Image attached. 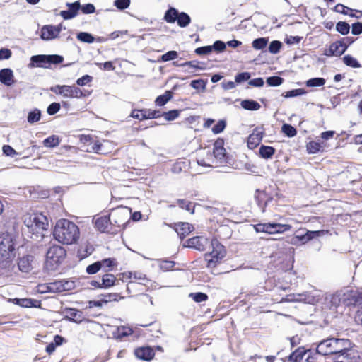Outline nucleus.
Wrapping results in <instances>:
<instances>
[{"label": "nucleus", "instance_id": "obj_64", "mask_svg": "<svg viewBox=\"0 0 362 362\" xmlns=\"http://www.w3.org/2000/svg\"><path fill=\"white\" fill-rule=\"evenodd\" d=\"M351 33L353 35H360L362 33V23L357 22L352 25Z\"/></svg>", "mask_w": 362, "mask_h": 362}, {"label": "nucleus", "instance_id": "obj_47", "mask_svg": "<svg viewBox=\"0 0 362 362\" xmlns=\"http://www.w3.org/2000/svg\"><path fill=\"white\" fill-rule=\"evenodd\" d=\"M322 148L320 144L315 141H310L307 145V150L310 153H316Z\"/></svg>", "mask_w": 362, "mask_h": 362}, {"label": "nucleus", "instance_id": "obj_7", "mask_svg": "<svg viewBox=\"0 0 362 362\" xmlns=\"http://www.w3.org/2000/svg\"><path fill=\"white\" fill-rule=\"evenodd\" d=\"M30 60V66L47 67L46 64H57L62 62L63 57L59 55H35Z\"/></svg>", "mask_w": 362, "mask_h": 362}, {"label": "nucleus", "instance_id": "obj_13", "mask_svg": "<svg viewBox=\"0 0 362 362\" xmlns=\"http://www.w3.org/2000/svg\"><path fill=\"white\" fill-rule=\"evenodd\" d=\"M186 247L196 249L199 251H204L206 248L209 240L204 236H196L187 240Z\"/></svg>", "mask_w": 362, "mask_h": 362}, {"label": "nucleus", "instance_id": "obj_4", "mask_svg": "<svg viewBox=\"0 0 362 362\" xmlns=\"http://www.w3.org/2000/svg\"><path fill=\"white\" fill-rule=\"evenodd\" d=\"M212 251L205 255L208 267H214L226 255L224 247L216 239L211 240Z\"/></svg>", "mask_w": 362, "mask_h": 362}, {"label": "nucleus", "instance_id": "obj_54", "mask_svg": "<svg viewBox=\"0 0 362 362\" xmlns=\"http://www.w3.org/2000/svg\"><path fill=\"white\" fill-rule=\"evenodd\" d=\"M189 296L197 303L205 301L208 298L207 295L204 293H192Z\"/></svg>", "mask_w": 362, "mask_h": 362}, {"label": "nucleus", "instance_id": "obj_15", "mask_svg": "<svg viewBox=\"0 0 362 362\" xmlns=\"http://www.w3.org/2000/svg\"><path fill=\"white\" fill-rule=\"evenodd\" d=\"M66 5L68 7V10L60 11L59 15L64 20H69L75 18L81 8L80 2L78 1H76L74 3H66Z\"/></svg>", "mask_w": 362, "mask_h": 362}, {"label": "nucleus", "instance_id": "obj_28", "mask_svg": "<svg viewBox=\"0 0 362 362\" xmlns=\"http://www.w3.org/2000/svg\"><path fill=\"white\" fill-rule=\"evenodd\" d=\"M241 107L247 110H258L260 109L261 105L253 100H243L240 103Z\"/></svg>", "mask_w": 362, "mask_h": 362}, {"label": "nucleus", "instance_id": "obj_60", "mask_svg": "<svg viewBox=\"0 0 362 362\" xmlns=\"http://www.w3.org/2000/svg\"><path fill=\"white\" fill-rule=\"evenodd\" d=\"M250 74L248 72H243L235 76V81L236 83H240L249 80Z\"/></svg>", "mask_w": 362, "mask_h": 362}, {"label": "nucleus", "instance_id": "obj_52", "mask_svg": "<svg viewBox=\"0 0 362 362\" xmlns=\"http://www.w3.org/2000/svg\"><path fill=\"white\" fill-rule=\"evenodd\" d=\"M181 65H185V66H188L189 68H193L199 70L204 69V64H201L197 61L185 62V63H182Z\"/></svg>", "mask_w": 362, "mask_h": 362}, {"label": "nucleus", "instance_id": "obj_23", "mask_svg": "<svg viewBox=\"0 0 362 362\" xmlns=\"http://www.w3.org/2000/svg\"><path fill=\"white\" fill-rule=\"evenodd\" d=\"M0 249H15L14 241L11 235L3 233L0 235Z\"/></svg>", "mask_w": 362, "mask_h": 362}, {"label": "nucleus", "instance_id": "obj_10", "mask_svg": "<svg viewBox=\"0 0 362 362\" xmlns=\"http://www.w3.org/2000/svg\"><path fill=\"white\" fill-rule=\"evenodd\" d=\"M35 257L30 254L23 255L18 259V267L21 272H30L35 265Z\"/></svg>", "mask_w": 362, "mask_h": 362}, {"label": "nucleus", "instance_id": "obj_29", "mask_svg": "<svg viewBox=\"0 0 362 362\" xmlns=\"http://www.w3.org/2000/svg\"><path fill=\"white\" fill-rule=\"evenodd\" d=\"M178 11L175 8L170 7L166 11L164 15V20L169 23H173L177 21Z\"/></svg>", "mask_w": 362, "mask_h": 362}, {"label": "nucleus", "instance_id": "obj_19", "mask_svg": "<svg viewBox=\"0 0 362 362\" xmlns=\"http://www.w3.org/2000/svg\"><path fill=\"white\" fill-rule=\"evenodd\" d=\"M291 228V226L288 224L267 223V233L269 234L283 233Z\"/></svg>", "mask_w": 362, "mask_h": 362}, {"label": "nucleus", "instance_id": "obj_36", "mask_svg": "<svg viewBox=\"0 0 362 362\" xmlns=\"http://www.w3.org/2000/svg\"><path fill=\"white\" fill-rule=\"evenodd\" d=\"M41 118V112L38 109H35L28 113V122L30 124L38 122Z\"/></svg>", "mask_w": 362, "mask_h": 362}, {"label": "nucleus", "instance_id": "obj_30", "mask_svg": "<svg viewBox=\"0 0 362 362\" xmlns=\"http://www.w3.org/2000/svg\"><path fill=\"white\" fill-rule=\"evenodd\" d=\"M172 92L170 90H166L164 94L156 98L155 104L157 106H163L172 98Z\"/></svg>", "mask_w": 362, "mask_h": 362}, {"label": "nucleus", "instance_id": "obj_31", "mask_svg": "<svg viewBox=\"0 0 362 362\" xmlns=\"http://www.w3.org/2000/svg\"><path fill=\"white\" fill-rule=\"evenodd\" d=\"M190 22L191 18L187 13L185 12L178 13L177 23L180 27L185 28L190 23Z\"/></svg>", "mask_w": 362, "mask_h": 362}, {"label": "nucleus", "instance_id": "obj_20", "mask_svg": "<svg viewBox=\"0 0 362 362\" xmlns=\"http://www.w3.org/2000/svg\"><path fill=\"white\" fill-rule=\"evenodd\" d=\"M310 358V353L299 349L294 351L286 362H306Z\"/></svg>", "mask_w": 362, "mask_h": 362}, {"label": "nucleus", "instance_id": "obj_2", "mask_svg": "<svg viewBox=\"0 0 362 362\" xmlns=\"http://www.w3.org/2000/svg\"><path fill=\"white\" fill-rule=\"evenodd\" d=\"M23 223L32 235L37 238L44 236L43 232L47 230L48 220L45 216L40 213L27 214L23 216Z\"/></svg>", "mask_w": 362, "mask_h": 362}, {"label": "nucleus", "instance_id": "obj_5", "mask_svg": "<svg viewBox=\"0 0 362 362\" xmlns=\"http://www.w3.org/2000/svg\"><path fill=\"white\" fill-rule=\"evenodd\" d=\"M344 348L338 355L333 358L335 362H359V352L352 346L349 340L346 345L344 346Z\"/></svg>", "mask_w": 362, "mask_h": 362}, {"label": "nucleus", "instance_id": "obj_14", "mask_svg": "<svg viewBox=\"0 0 362 362\" xmlns=\"http://www.w3.org/2000/svg\"><path fill=\"white\" fill-rule=\"evenodd\" d=\"M61 32V25H45L41 29V38L45 40H50L56 38Z\"/></svg>", "mask_w": 362, "mask_h": 362}, {"label": "nucleus", "instance_id": "obj_43", "mask_svg": "<svg viewBox=\"0 0 362 362\" xmlns=\"http://www.w3.org/2000/svg\"><path fill=\"white\" fill-rule=\"evenodd\" d=\"M305 93H306L305 90L302 88L293 89V90L283 93L282 96H284L286 98H293V97L302 95L305 94Z\"/></svg>", "mask_w": 362, "mask_h": 362}, {"label": "nucleus", "instance_id": "obj_46", "mask_svg": "<svg viewBox=\"0 0 362 362\" xmlns=\"http://www.w3.org/2000/svg\"><path fill=\"white\" fill-rule=\"evenodd\" d=\"M267 42L268 41L266 38H264V37L257 38V39H255L252 42V47L255 49H262L263 48H264L266 47Z\"/></svg>", "mask_w": 362, "mask_h": 362}, {"label": "nucleus", "instance_id": "obj_9", "mask_svg": "<svg viewBox=\"0 0 362 362\" xmlns=\"http://www.w3.org/2000/svg\"><path fill=\"white\" fill-rule=\"evenodd\" d=\"M130 212L127 208L118 209L110 214L112 224L116 225L119 228H124L126 223L129 221Z\"/></svg>", "mask_w": 362, "mask_h": 362}, {"label": "nucleus", "instance_id": "obj_27", "mask_svg": "<svg viewBox=\"0 0 362 362\" xmlns=\"http://www.w3.org/2000/svg\"><path fill=\"white\" fill-rule=\"evenodd\" d=\"M15 257V249H0V262L6 264L10 262Z\"/></svg>", "mask_w": 362, "mask_h": 362}, {"label": "nucleus", "instance_id": "obj_12", "mask_svg": "<svg viewBox=\"0 0 362 362\" xmlns=\"http://www.w3.org/2000/svg\"><path fill=\"white\" fill-rule=\"evenodd\" d=\"M348 45L344 41H337L330 45L329 48L325 52V54L330 56H341L347 49Z\"/></svg>", "mask_w": 362, "mask_h": 362}, {"label": "nucleus", "instance_id": "obj_35", "mask_svg": "<svg viewBox=\"0 0 362 362\" xmlns=\"http://www.w3.org/2000/svg\"><path fill=\"white\" fill-rule=\"evenodd\" d=\"M50 293H61L64 291L63 281H57L49 283Z\"/></svg>", "mask_w": 362, "mask_h": 362}, {"label": "nucleus", "instance_id": "obj_48", "mask_svg": "<svg viewBox=\"0 0 362 362\" xmlns=\"http://www.w3.org/2000/svg\"><path fill=\"white\" fill-rule=\"evenodd\" d=\"M284 79L279 76H271L267 78V83L269 86H279L282 84Z\"/></svg>", "mask_w": 362, "mask_h": 362}, {"label": "nucleus", "instance_id": "obj_26", "mask_svg": "<svg viewBox=\"0 0 362 362\" xmlns=\"http://www.w3.org/2000/svg\"><path fill=\"white\" fill-rule=\"evenodd\" d=\"M109 223L112 224V219L110 216L109 217H100L95 221V227L101 232H105L107 230Z\"/></svg>", "mask_w": 362, "mask_h": 362}, {"label": "nucleus", "instance_id": "obj_59", "mask_svg": "<svg viewBox=\"0 0 362 362\" xmlns=\"http://www.w3.org/2000/svg\"><path fill=\"white\" fill-rule=\"evenodd\" d=\"M191 86L196 89H205L206 88V83L204 80L202 79H197V80H193L191 81Z\"/></svg>", "mask_w": 362, "mask_h": 362}, {"label": "nucleus", "instance_id": "obj_3", "mask_svg": "<svg viewBox=\"0 0 362 362\" xmlns=\"http://www.w3.org/2000/svg\"><path fill=\"white\" fill-rule=\"evenodd\" d=\"M349 339L329 338L320 341L317 346V351L322 355H333L335 357L343 350Z\"/></svg>", "mask_w": 362, "mask_h": 362}, {"label": "nucleus", "instance_id": "obj_22", "mask_svg": "<svg viewBox=\"0 0 362 362\" xmlns=\"http://www.w3.org/2000/svg\"><path fill=\"white\" fill-rule=\"evenodd\" d=\"M352 297L354 298V303L359 306L355 315V321L362 325V291L354 293Z\"/></svg>", "mask_w": 362, "mask_h": 362}, {"label": "nucleus", "instance_id": "obj_18", "mask_svg": "<svg viewBox=\"0 0 362 362\" xmlns=\"http://www.w3.org/2000/svg\"><path fill=\"white\" fill-rule=\"evenodd\" d=\"M65 318L76 323H81L85 319L82 311L75 308H67L65 310Z\"/></svg>", "mask_w": 362, "mask_h": 362}, {"label": "nucleus", "instance_id": "obj_37", "mask_svg": "<svg viewBox=\"0 0 362 362\" xmlns=\"http://www.w3.org/2000/svg\"><path fill=\"white\" fill-rule=\"evenodd\" d=\"M177 204L182 209H185L186 211L190 212L191 214L194 213V206L191 202L185 200V199H178L177 202Z\"/></svg>", "mask_w": 362, "mask_h": 362}, {"label": "nucleus", "instance_id": "obj_62", "mask_svg": "<svg viewBox=\"0 0 362 362\" xmlns=\"http://www.w3.org/2000/svg\"><path fill=\"white\" fill-rule=\"evenodd\" d=\"M80 9L84 14L93 13L95 11V8L94 5L92 4H87L83 6H81Z\"/></svg>", "mask_w": 362, "mask_h": 362}, {"label": "nucleus", "instance_id": "obj_8", "mask_svg": "<svg viewBox=\"0 0 362 362\" xmlns=\"http://www.w3.org/2000/svg\"><path fill=\"white\" fill-rule=\"evenodd\" d=\"M65 256L66 250L62 246L54 245L49 248L46 254V261L47 263H49L51 265L54 266L60 263Z\"/></svg>", "mask_w": 362, "mask_h": 362}, {"label": "nucleus", "instance_id": "obj_1", "mask_svg": "<svg viewBox=\"0 0 362 362\" xmlns=\"http://www.w3.org/2000/svg\"><path fill=\"white\" fill-rule=\"evenodd\" d=\"M53 235L54 239L63 245L75 244L80 238V230L74 222L62 218L56 222Z\"/></svg>", "mask_w": 362, "mask_h": 362}, {"label": "nucleus", "instance_id": "obj_51", "mask_svg": "<svg viewBox=\"0 0 362 362\" xmlns=\"http://www.w3.org/2000/svg\"><path fill=\"white\" fill-rule=\"evenodd\" d=\"M178 54L176 51H169L165 54H163L160 57V60L162 62H168L170 60H174L177 58Z\"/></svg>", "mask_w": 362, "mask_h": 362}, {"label": "nucleus", "instance_id": "obj_44", "mask_svg": "<svg viewBox=\"0 0 362 362\" xmlns=\"http://www.w3.org/2000/svg\"><path fill=\"white\" fill-rule=\"evenodd\" d=\"M180 110H173L163 113V117L166 121H173L180 115Z\"/></svg>", "mask_w": 362, "mask_h": 362}, {"label": "nucleus", "instance_id": "obj_61", "mask_svg": "<svg viewBox=\"0 0 362 362\" xmlns=\"http://www.w3.org/2000/svg\"><path fill=\"white\" fill-rule=\"evenodd\" d=\"M16 304L24 308H30L33 305V300L31 299L23 298V299H15Z\"/></svg>", "mask_w": 362, "mask_h": 362}, {"label": "nucleus", "instance_id": "obj_55", "mask_svg": "<svg viewBox=\"0 0 362 362\" xmlns=\"http://www.w3.org/2000/svg\"><path fill=\"white\" fill-rule=\"evenodd\" d=\"M130 2V0H115L114 6L119 10H124L129 6Z\"/></svg>", "mask_w": 362, "mask_h": 362}, {"label": "nucleus", "instance_id": "obj_16", "mask_svg": "<svg viewBox=\"0 0 362 362\" xmlns=\"http://www.w3.org/2000/svg\"><path fill=\"white\" fill-rule=\"evenodd\" d=\"M319 233V231H309L307 230L305 233H301L300 230L297 232V234L291 240L292 244H297L301 243L303 244L312 240Z\"/></svg>", "mask_w": 362, "mask_h": 362}, {"label": "nucleus", "instance_id": "obj_21", "mask_svg": "<svg viewBox=\"0 0 362 362\" xmlns=\"http://www.w3.org/2000/svg\"><path fill=\"white\" fill-rule=\"evenodd\" d=\"M154 354L153 350L150 347H141L135 350L136 356L144 361H150Z\"/></svg>", "mask_w": 362, "mask_h": 362}, {"label": "nucleus", "instance_id": "obj_6", "mask_svg": "<svg viewBox=\"0 0 362 362\" xmlns=\"http://www.w3.org/2000/svg\"><path fill=\"white\" fill-rule=\"evenodd\" d=\"M50 90L66 98H80L86 96L82 90L75 86L57 85L52 86Z\"/></svg>", "mask_w": 362, "mask_h": 362}, {"label": "nucleus", "instance_id": "obj_42", "mask_svg": "<svg viewBox=\"0 0 362 362\" xmlns=\"http://www.w3.org/2000/svg\"><path fill=\"white\" fill-rule=\"evenodd\" d=\"M133 279L139 281V284H143L144 286H147V283L149 282V280L146 278V276L139 272H132Z\"/></svg>", "mask_w": 362, "mask_h": 362}, {"label": "nucleus", "instance_id": "obj_63", "mask_svg": "<svg viewBox=\"0 0 362 362\" xmlns=\"http://www.w3.org/2000/svg\"><path fill=\"white\" fill-rule=\"evenodd\" d=\"M60 109V104L58 103H52L47 107V113L50 115L56 114Z\"/></svg>", "mask_w": 362, "mask_h": 362}, {"label": "nucleus", "instance_id": "obj_32", "mask_svg": "<svg viewBox=\"0 0 362 362\" xmlns=\"http://www.w3.org/2000/svg\"><path fill=\"white\" fill-rule=\"evenodd\" d=\"M275 153V149L272 146H262L259 148V154L263 158H270Z\"/></svg>", "mask_w": 362, "mask_h": 362}, {"label": "nucleus", "instance_id": "obj_41", "mask_svg": "<svg viewBox=\"0 0 362 362\" xmlns=\"http://www.w3.org/2000/svg\"><path fill=\"white\" fill-rule=\"evenodd\" d=\"M325 80L322 78H313L306 81L308 87H320L324 86Z\"/></svg>", "mask_w": 362, "mask_h": 362}, {"label": "nucleus", "instance_id": "obj_11", "mask_svg": "<svg viewBox=\"0 0 362 362\" xmlns=\"http://www.w3.org/2000/svg\"><path fill=\"white\" fill-rule=\"evenodd\" d=\"M223 140L218 139L214 144L213 156L216 163L222 164L226 161V149Z\"/></svg>", "mask_w": 362, "mask_h": 362}, {"label": "nucleus", "instance_id": "obj_39", "mask_svg": "<svg viewBox=\"0 0 362 362\" xmlns=\"http://www.w3.org/2000/svg\"><path fill=\"white\" fill-rule=\"evenodd\" d=\"M336 30L341 35H347L350 30V25L346 22L339 21L336 25Z\"/></svg>", "mask_w": 362, "mask_h": 362}, {"label": "nucleus", "instance_id": "obj_24", "mask_svg": "<svg viewBox=\"0 0 362 362\" xmlns=\"http://www.w3.org/2000/svg\"><path fill=\"white\" fill-rule=\"evenodd\" d=\"M193 229V226L189 223H180L175 226V231L181 238L189 235Z\"/></svg>", "mask_w": 362, "mask_h": 362}, {"label": "nucleus", "instance_id": "obj_58", "mask_svg": "<svg viewBox=\"0 0 362 362\" xmlns=\"http://www.w3.org/2000/svg\"><path fill=\"white\" fill-rule=\"evenodd\" d=\"M100 264L96 262L86 267V272L89 274H96L100 269Z\"/></svg>", "mask_w": 362, "mask_h": 362}, {"label": "nucleus", "instance_id": "obj_49", "mask_svg": "<svg viewBox=\"0 0 362 362\" xmlns=\"http://www.w3.org/2000/svg\"><path fill=\"white\" fill-rule=\"evenodd\" d=\"M281 129L282 132L289 137L294 136L297 133L296 129L293 127L288 124H284L282 126Z\"/></svg>", "mask_w": 362, "mask_h": 362}, {"label": "nucleus", "instance_id": "obj_40", "mask_svg": "<svg viewBox=\"0 0 362 362\" xmlns=\"http://www.w3.org/2000/svg\"><path fill=\"white\" fill-rule=\"evenodd\" d=\"M43 144L46 147H55L59 145V139L57 136L53 135L45 139Z\"/></svg>", "mask_w": 362, "mask_h": 362}, {"label": "nucleus", "instance_id": "obj_56", "mask_svg": "<svg viewBox=\"0 0 362 362\" xmlns=\"http://www.w3.org/2000/svg\"><path fill=\"white\" fill-rule=\"evenodd\" d=\"M146 112V119H156L159 118L163 115L159 110H152L150 109H145V112Z\"/></svg>", "mask_w": 362, "mask_h": 362}, {"label": "nucleus", "instance_id": "obj_53", "mask_svg": "<svg viewBox=\"0 0 362 362\" xmlns=\"http://www.w3.org/2000/svg\"><path fill=\"white\" fill-rule=\"evenodd\" d=\"M133 332L132 328L129 327H119L117 328V334L119 337H127L132 334Z\"/></svg>", "mask_w": 362, "mask_h": 362}, {"label": "nucleus", "instance_id": "obj_34", "mask_svg": "<svg viewBox=\"0 0 362 362\" xmlns=\"http://www.w3.org/2000/svg\"><path fill=\"white\" fill-rule=\"evenodd\" d=\"M116 279L113 274H106L103 276L102 285L103 288H109L115 284Z\"/></svg>", "mask_w": 362, "mask_h": 362}, {"label": "nucleus", "instance_id": "obj_33", "mask_svg": "<svg viewBox=\"0 0 362 362\" xmlns=\"http://www.w3.org/2000/svg\"><path fill=\"white\" fill-rule=\"evenodd\" d=\"M157 263L158 264L159 268L163 272H168L174 267L175 263L173 261H168V260H164V259H158Z\"/></svg>", "mask_w": 362, "mask_h": 362}, {"label": "nucleus", "instance_id": "obj_38", "mask_svg": "<svg viewBox=\"0 0 362 362\" xmlns=\"http://www.w3.org/2000/svg\"><path fill=\"white\" fill-rule=\"evenodd\" d=\"M344 63L349 66L353 67V68H358L360 67L361 65L358 62L357 59L354 57H353L351 55H345L343 57Z\"/></svg>", "mask_w": 362, "mask_h": 362}, {"label": "nucleus", "instance_id": "obj_57", "mask_svg": "<svg viewBox=\"0 0 362 362\" xmlns=\"http://www.w3.org/2000/svg\"><path fill=\"white\" fill-rule=\"evenodd\" d=\"M281 43L279 41L274 40L269 46V51L272 54H276L279 52Z\"/></svg>", "mask_w": 362, "mask_h": 362}, {"label": "nucleus", "instance_id": "obj_17", "mask_svg": "<svg viewBox=\"0 0 362 362\" xmlns=\"http://www.w3.org/2000/svg\"><path fill=\"white\" fill-rule=\"evenodd\" d=\"M262 137L263 132L261 128H255L247 139V146L250 149L256 148L259 144Z\"/></svg>", "mask_w": 362, "mask_h": 362}, {"label": "nucleus", "instance_id": "obj_50", "mask_svg": "<svg viewBox=\"0 0 362 362\" xmlns=\"http://www.w3.org/2000/svg\"><path fill=\"white\" fill-rule=\"evenodd\" d=\"M145 112V109L143 110H134L131 113V117L134 119H137L139 120L147 119H146V112Z\"/></svg>", "mask_w": 362, "mask_h": 362}, {"label": "nucleus", "instance_id": "obj_25", "mask_svg": "<svg viewBox=\"0 0 362 362\" xmlns=\"http://www.w3.org/2000/svg\"><path fill=\"white\" fill-rule=\"evenodd\" d=\"M0 81L6 86H11L13 83V73L11 69H3L0 71Z\"/></svg>", "mask_w": 362, "mask_h": 362}, {"label": "nucleus", "instance_id": "obj_45", "mask_svg": "<svg viewBox=\"0 0 362 362\" xmlns=\"http://www.w3.org/2000/svg\"><path fill=\"white\" fill-rule=\"evenodd\" d=\"M77 39L81 42L92 43L94 41V37L89 33L81 32L77 35Z\"/></svg>", "mask_w": 362, "mask_h": 362}]
</instances>
